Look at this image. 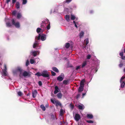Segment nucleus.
<instances>
[{"instance_id":"nucleus-1","label":"nucleus","mask_w":125,"mask_h":125,"mask_svg":"<svg viewBox=\"0 0 125 125\" xmlns=\"http://www.w3.org/2000/svg\"><path fill=\"white\" fill-rule=\"evenodd\" d=\"M23 71V70L21 67L18 66L17 67L15 70L13 71V73L14 74H16L18 72H19L20 73L19 76L21 78L22 76L21 73Z\"/></svg>"},{"instance_id":"nucleus-2","label":"nucleus","mask_w":125,"mask_h":125,"mask_svg":"<svg viewBox=\"0 0 125 125\" xmlns=\"http://www.w3.org/2000/svg\"><path fill=\"white\" fill-rule=\"evenodd\" d=\"M12 24L15 26L17 28H19L20 27V23L18 22H15V21L14 19H12L11 21Z\"/></svg>"},{"instance_id":"nucleus-3","label":"nucleus","mask_w":125,"mask_h":125,"mask_svg":"<svg viewBox=\"0 0 125 125\" xmlns=\"http://www.w3.org/2000/svg\"><path fill=\"white\" fill-rule=\"evenodd\" d=\"M22 75L24 77L27 76L28 77H30L31 75V72H28L26 71H24Z\"/></svg>"},{"instance_id":"nucleus-4","label":"nucleus","mask_w":125,"mask_h":125,"mask_svg":"<svg viewBox=\"0 0 125 125\" xmlns=\"http://www.w3.org/2000/svg\"><path fill=\"white\" fill-rule=\"evenodd\" d=\"M74 118L76 121H78L80 119V116L78 114H76Z\"/></svg>"},{"instance_id":"nucleus-5","label":"nucleus","mask_w":125,"mask_h":125,"mask_svg":"<svg viewBox=\"0 0 125 125\" xmlns=\"http://www.w3.org/2000/svg\"><path fill=\"white\" fill-rule=\"evenodd\" d=\"M43 73H42V75L43 77H48L49 76V73L47 72H43Z\"/></svg>"},{"instance_id":"nucleus-6","label":"nucleus","mask_w":125,"mask_h":125,"mask_svg":"<svg viewBox=\"0 0 125 125\" xmlns=\"http://www.w3.org/2000/svg\"><path fill=\"white\" fill-rule=\"evenodd\" d=\"M7 71L6 69H3L2 70V74L3 76H6L7 75Z\"/></svg>"},{"instance_id":"nucleus-7","label":"nucleus","mask_w":125,"mask_h":125,"mask_svg":"<svg viewBox=\"0 0 125 125\" xmlns=\"http://www.w3.org/2000/svg\"><path fill=\"white\" fill-rule=\"evenodd\" d=\"M37 93V92L36 90H34V91L32 92V97L34 98L36 97Z\"/></svg>"},{"instance_id":"nucleus-8","label":"nucleus","mask_w":125,"mask_h":125,"mask_svg":"<svg viewBox=\"0 0 125 125\" xmlns=\"http://www.w3.org/2000/svg\"><path fill=\"white\" fill-rule=\"evenodd\" d=\"M55 90L54 92V94H55L59 92V89L57 86H56L55 87Z\"/></svg>"},{"instance_id":"nucleus-9","label":"nucleus","mask_w":125,"mask_h":125,"mask_svg":"<svg viewBox=\"0 0 125 125\" xmlns=\"http://www.w3.org/2000/svg\"><path fill=\"white\" fill-rule=\"evenodd\" d=\"M85 82V81L84 79L82 80L80 83V86L84 87Z\"/></svg>"},{"instance_id":"nucleus-10","label":"nucleus","mask_w":125,"mask_h":125,"mask_svg":"<svg viewBox=\"0 0 125 125\" xmlns=\"http://www.w3.org/2000/svg\"><path fill=\"white\" fill-rule=\"evenodd\" d=\"M46 35L45 34H42L41 36V40L42 41H44L46 39Z\"/></svg>"},{"instance_id":"nucleus-11","label":"nucleus","mask_w":125,"mask_h":125,"mask_svg":"<svg viewBox=\"0 0 125 125\" xmlns=\"http://www.w3.org/2000/svg\"><path fill=\"white\" fill-rule=\"evenodd\" d=\"M40 52L38 51H35L32 53V55L34 57L36 56L37 54H39Z\"/></svg>"},{"instance_id":"nucleus-12","label":"nucleus","mask_w":125,"mask_h":125,"mask_svg":"<svg viewBox=\"0 0 125 125\" xmlns=\"http://www.w3.org/2000/svg\"><path fill=\"white\" fill-rule=\"evenodd\" d=\"M63 78L61 75H60L57 77V80L59 81H61L63 80Z\"/></svg>"},{"instance_id":"nucleus-13","label":"nucleus","mask_w":125,"mask_h":125,"mask_svg":"<svg viewBox=\"0 0 125 125\" xmlns=\"http://www.w3.org/2000/svg\"><path fill=\"white\" fill-rule=\"evenodd\" d=\"M55 103L56 105L57 106H58L59 105L60 106L61 105V103L58 101H55Z\"/></svg>"},{"instance_id":"nucleus-14","label":"nucleus","mask_w":125,"mask_h":125,"mask_svg":"<svg viewBox=\"0 0 125 125\" xmlns=\"http://www.w3.org/2000/svg\"><path fill=\"white\" fill-rule=\"evenodd\" d=\"M84 106L83 104L82 105H79L78 106V108L80 110H83L84 108Z\"/></svg>"},{"instance_id":"nucleus-15","label":"nucleus","mask_w":125,"mask_h":125,"mask_svg":"<svg viewBox=\"0 0 125 125\" xmlns=\"http://www.w3.org/2000/svg\"><path fill=\"white\" fill-rule=\"evenodd\" d=\"M70 16L69 15H66L65 17V19L68 22H69L70 21Z\"/></svg>"},{"instance_id":"nucleus-16","label":"nucleus","mask_w":125,"mask_h":125,"mask_svg":"<svg viewBox=\"0 0 125 125\" xmlns=\"http://www.w3.org/2000/svg\"><path fill=\"white\" fill-rule=\"evenodd\" d=\"M57 96L58 98L59 99L61 98L62 96V94L60 93L58 94L57 95Z\"/></svg>"},{"instance_id":"nucleus-17","label":"nucleus","mask_w":125,"mask_h":125,"mask_svg":"<svg viewBox=\"0 0 125 125\" xmlns=\"http://www.w3.org/2000/svg\"><path fill=\"white\" fill-rule=\"evenodd\" d=\"M86 117L87 118L92 119L93 118V115L92 114H87Z\"/></svg>"},{"instance_id":"nucleus-18","label":"nucleus","mask_w":125,"mask_h":125,"mask_svg":"<svg viewBox=\"0 0 125 125\" xmlns=\"http://www.w3.org/2000/svg\"><path fill=\"white\" fill-rule=\"evenodd\" d=\"M52 70L54 72H56L58 73L59 72V70L57 68L55 67H53L52 68Z\"/></svg>"},{"instance_id":"nucleus-19","label":"nucleus","mask_w":125,"mask_h":125,"mask_svg":"<svg viewBox=\"0 0 125 125\" xmlns=\"http://www.w3.org/2000/svg\"><path fill=\"white\" fill-rule=\"evenodd\" d=\"M83 87H82V86H80L79 88L78 89V92H81L82 91H83Z\"/></svg>"},{"instance_id":"nucleus-20","label":"nucleus","mask_w":125,"mask_h":125,"mask_svg":"<svg viewBox=\"0 0 125 125\" xmlns=\"http://www.w3.org/2000/svg\"><path fill=\"white\" fill-rule=\"evenodd\" d=\"M121 87L122 88L124 87L125 85V82L124 81L121 82Z\"/></svg>"},{"instance_id":"nucleus-21","label":"nucleus","mask_w":125,"mask_h":125,"mask_svg":"<svg viewBox=\"0 0 125 125\" xmlns=\"http://www.w3.org/2000/svg\"><path fill=\"white\" fill-rule=\"evenodd\" d=\"M40 107L43 111H45L46 110L45 107L43 104H42L40 105Z\"/></svg>"},{"instance_id":"nucleus-22","label":"nucleus","mask_w":125,"mask_h":125,"mask_svg":"<svg viewBox=\"0 0 125 125\" xmlns=\"http://www.w3.org/2000/svg\"><path fill=\"white\" fill-rule=\"evenodd\" d=\"M20 3L18 2H17L16 3V7L17 9H18L20 8Z\"/></svg>"},{"instance_id":"nucleus-23","label":"nucleus","mask_w":125,"mask_h":125,"mask_svg":"<svg viewBox=\"0 0 125 125\" xmlns=\"http://www.w3.org/2000/svg\"><path fill=\"white\" fill-rule=\"evenodd\" d=\"M63 110L62 109H61L60 112V115L61 116H62L63 115Z\"/></svg>"},{"instance_id":"nucleus-24","label":"nucleus","mask_w":125,"mask_h":125,"mask_svg":"<svg viewBox=\"0 0 125 125\" xmlns=\"http://www.w3.org/2000/svg\"><path fill=\"white\" fill-rule=\"evenodd\" d=\"M84 34V32L83 31H81L80 33L79 36L80 38L82 37L83 36Z\"/></svg>"},{"instance_id":"nucleus-25","label":"nucleus","mask_w":125,"mask_h":125,"mask_svg":"<svg viewBox=\"0 0 125 125\" xmlns=\"http://www.w3.org/2000/svg\"><path fill=\"white\" fill-rule=\"evenodd\" d=\"M87 65L86 62V61L83 62L82 64V68L84 67Z\"/></svg>"},{"instance_id":"nucleus-26","label":"nucleus","mask_w":125,"mask_h":125,"mask_svg":"<svg viewBox=\"0 0 125 125\" xmlns=\"http://www.w3.org/2000/svg\"><path fill=\"white\" fill-rule=\"evenodd\" d=\"M70 44L69 43H66L65 45V47L67 48H68L70 47Z\"/></svg>"},{"instance_id":"nucleus-27","label":"nucleus","mask_w":125,"mask_h":125,"mask_svg":"<svg viewBox=\"0 0 125 125\" xmlns=\"http://www.w3.org/2000/svg\"><path fill=\"white\" fill-rule=\"evenodd\" d=\"M50 22H49V23L47 25L46 27L47 29V30H49L50 29Z\"/></svg>"},{"instance_id":"nucleus-28","label":"nucleus","mask_w":125,"mask_h":125,"mask_svg":"<svg viewBox=\"0 0 125 125\" xmlns=\"http://www.w3.org/2000/svg\"><path fill=\"white\" fill-rule=\"evenodd\" d=\"M35 75H37L38 76H42V73H40L39 72H37L35 74Z\"/></svg>"},{"instance_id":"nucleus-29","label":"nucleus","mask_w":125,"mask_h":125,"mask_svg":"<svg viewBox=\"0 0 125 125\" xmlns=\"http://www.w3.org/2000/svg\"><path fill=\"white\" fill-rule=\"evenodd\" d=\"M69 82V81L68 80H64L63 81V83L64 84L66 85Z\"/></svg>"},{"instance_id":"nucleus-30","label":"nucleus","mask_w":125,"mask_h":125,"mask_svg":"<svg viewBox=\"0 0 125 125\" xmlns=\"http://www.w3.org/2000/svg\"><path fill=\"white\" fill-rule=\"evenodd\" d=\"M6 25L8 27H11L12 26L11 25L9 22L7 23H6Z\"/></svg>"},{"instance_id":"nucleus-31","label":"nucleus","mask_w":125,"mask_h":125,"mask_svg":"<svg viewBox=\"0 0 125 125\" xmlns=\"http://www.w3.org/2000/svg\"><path fill=\"white\" fill-rule=\"evenodd\" d=\"M75 18V17L73 15H71V19L72 20H74Z\"/></svg>"},{"instance_id":"nucleus-32","label":"nucleus","mask_w":125,"mask_h":125,"mask_svg":"<svg viewBox=\"0 0 125 125\" xmlns=\"http://www.w3.org/2000/svg\"><path fill=\"white\" fill-rule=\"evenodd\" d=\"M41 29L40 28H38L36 30V31L37 33H39L41 31Z\"/></svg>"},{"instance_id":"nucleus-33","label":"nucleus","mask_w":125,"mask_h":125,"mask_svg":"<svg viewBox=\"0 0 125 125\" xmlns=\"http://www.w3.org/2000/svg\"><path fill=\"white\" fill-rule=\"evenodd\" d=\"M41 37V35L40 34H39L38 36L37 37H36V39L38 40H40V37Z\"/></svg>"},{"instance_id":"nucleus-34","label":"nucleus","mask_w":125,"mask_h":125,"mask_svg":"<svg viewBox=\"0 0 125 125\" xmlns=\"http://www.w3.org/2000/svg\"><path fill=\"white\" fill-rule=\"evenodd\" d=\"M21 14L20 13H18L17 14V18L18 19H19L20 18H21Z\"/></svg>"},{"instance_id":"nucleus-35","label":"nucleus","mask_w":125,"mask_h":125,"mask_svg":"<svg viewBox=\"0 0 125 125\" xmlns=\"http://www.w3.org/2000/svg\"><path fill=\"white\" fill-rule=\"evenodd\" d=\"M125 78V76H123L121 78L120 80V82L121 83L122 81Z\"/></svg>"},{"instance_id":"nucleus-36","label":"nucleus","mask_w":125,"mask_h":125,"mask_svg":"<svg viewBox=\"0 0 125 125\" xmlns=\"http://www.w3.org/2000/svg\"><path fill=\"white\" fill-rule=\"evenodd\" d=\"M18 94L19 96H21L22 95V93L20 91L18 92Z\"/></svg>"},{"instance_id":"nucleus-37","label":"nucleus","mask_w":125,"mask_h":125,"mask_svg":"<svg viewBox=\"0 0 125 125\" xmlns=\"http://www.w3.org/2000/svg\"><path fill=\"white\" fill-rule=\"evenodd\" d=\"M86 122L88 123H94L93 121L90 120H87L86 121Z\"/></svg>"},{"instance_id":"nucleus-38","label":"nucleus","mask_w":125,"mask_h":125,"mask_svg":"<svg viewBox=\"0 0 125 125\" xmlns=\"http://www.w3.org/2000/svg\"><path fill=\"white\" fill-rule=\"evenodd\" d=\"M30 63L31 64H33L34 62V60L31 59L30 60Z\"/></svg>"},{"instance_id":"nucleus-39","label":"nucleus","mask_w":125,"mask_h":125,"mask_svg":"<svg viewBox=\"0 0 125 125\" xmlns=\"http://www.w3.org/2000/svg\"><path fill=\"white\" fill-rule=\"evenodd\" d=\"M91 56L90 54L88 55L87 57V59H90Z\"/></svg>"},{"instance_id":"nucleus-40","label":"nucleus","mask_w":125,"mask_h":125,"mask_svg":"<svg viewBox=\"0 0 125 125\" xmlns=\"http://www.w3.org/2000/svg\"><path fill=\"white\" fill-rule=\"evenodd\" d=\"M37 45V43H35L33 45V48H35L36 47Z\"/></svg>"},{"instance_id":"nucleus-41","label":"nucleus","mask_w":125,"mask_h":125,"mask_svg":"<svg viewBox=\"0 0 125 125\" xmlns=\"http://www.w3.org/2000/svg\"><path fill=\"white\" fill-rule=\"evenodd\" d=\"M51 73L52 74V75L53 76H55L56 75V73L52 71H51Z\"/></svg>"},{"instance_id":"nucleus-42","label":"nucleus","mask_w":125,"mask_h":125,"mask_svg":"<svg viewBox=\"0 0 125 125\" xmlns=\"http://www.w3.org/2000/svg\"><path fill=\"white\" fill-rule=\"evenodd\" d=\"M16 13V10L13 11L12 13V14L13 15H15Z\"/></svg>"},{"instance_id":"nucleus-43","label":"nucleus","mask_w":125,"mask_h":125,"mask_svg":"<svg viewBox=\"0 0 125 125\" xmlns=\"http://www.w3.org/2000/svg\"><path fill=\"white\" fill-rule=\"evenodd\" d=\"M123 65V63H121L119 64V66L120 68H121Z\"/></svg>"},{"instance_id":"nucleus-44","label":"nucleus","mask_w":125,"mask_h":125,"mask_svg":"<svg viewBox=\"0 0 125 125\" xmlns=\"http://www.w3.org/2000/svg\"><path fill=\"white\" fill-rule=\"evenodd\" d=\"M41 27L42 28H44L45 27V26L43 25V23H41Z\"/></svg>"},{"instance_id":"nucleus-45","label":"nucleus","mask_w":125,"mask_h":125,"mask_svg":"<svg viewBox=\"0 0 125 125\" xmlns=\"http://www.w3.org/2000/svg\"><path fill=\"white\" fill-rule=\"evenodd\" d=\"M80 94H78L76 96V98L77 99H78V98L80 97Z\"/></svg>"},{"instance_id":"nucleus-46","label":"nucleus","mask_w":125,"mask_h":125,"mask_svg":"<svg viewBox=\"0 0 125 125\" xmlns=\"http://www.w3.org/2000/svg\"><path fill=\"white\" fill-rule=\"evenodd\" d=\"M119 54L121 57H122L123 56V52H120L119 53Z\"/></svg>"},{"instance_id":"nucleus-47","label":"nucleus","mask_w":125,"mask_h":125,"mask_svg":"<svg viewBox=\"0 0 125 125\" xmlns=\"http://www.w3.org/2000/svg\"><path fill=\"white\" fill-rule=\"evenodd\" d=\"M71 0H66L65 1H64V3H69V2H70Z\"/></svg>"},{"instance_id":"nucleus-48","label":"nucleus","mask_w":125,"mask_h":125,"mask_svg":"<svg viewBox=\"0 0 125 125\" xmlns=\"http://www.w3.org/2000/svg\"><path fill=\"white\" fill-rule=\"evenodd\" d=\"M27 2V0H23L22 2L23 4H26Z\"/></svg>"},{"instance_id":"nucleus-49","label":"nucleus","mask_w":125,"mask_h":125,"mask_svg":"<svg viewBox=\"0 0 125 125\" xmlns=\"http://www.w3.org/2000/svg\"><path fill=\"white\" fill-rule=\"evenodd\" d=\"M38 84L40 86H41L42 85V83L41 81H39V82Z\"/></svg>"},{"instance_id":"nucleus-50","label":"nucleus","mask_w":125,"mask_h":125,"mask_svg":"<svg viewBox=\"0 0 125 125\" xmlns=\"http://www.w3.org/2000/svg\"><path fill=\"white\" fill-rule=\"evenodd\" d=\"M29 64V62L27 61L26 63V65L27 66Z\"/></svg>"},{"instance_id":"nucleus-51","label":"nucleus","mask_w":125,"mask_h":125,"mask_svg":"<svg viewBox=\"0 0 125 125\" xmlns=\"http://www.w3.org/2000/svg\"><path fill=\"white\" fill-rule=\"evenodd\" d=\"M80 66H77L76 68V70H78V69H80Z\"/></svg>"},{"instance_id":"nucleus-52","label":"nucleus","mask_w":125,"mask_h":125,"mask_svg":"<svg viewBox=\"0 0 125 125\" xmlns=\"http://www.w3.org/2000/svg\"><path fill=\"white\" fill-rule=\"evenodd\" d=\"M51 102L53 104H55V102H54V101L52 99H51Z\"/></svg>"},{"instance_id":"nucleus-53","label":"nucleus","mask_w":125,"mask_h":125,"mask_svg":"<svg viewBox=\"0 0 125 125\" xmlns=\"http://www.w3.org/2000/svg\"><path fill=\"white\" fill-rule=\"evenodd\" d=\"M122 59L124 60H125V56H123L121 57Z\"/></svg>"},{"instance_id":"nucleus-54","label":"nucleus","mask_w":125,"mask_h":125,"mask_svg":"<svg viewBox=\"0 0 125 125\" xmlns=\"http://www.w3.org/2000/svg\"><path fill=\"white\" fill-rule=\"evenodd\" d=\"M89 43V41L88 40H87L86 41L85 44L86 45H87Z\"/></svg>"},{"instance_id":"nucleus-55","label":"nucleus","mask_w":125,"mask_h":125,"mask_svg":"<svg viewBox=\"0 0 125 125\" xmlns=\"http://www.w3.org/2000/svg\"><path fill=\"white\" fill-rule=\"evenodd\" d=\"M4 69H6V70H7V66L5 64L4 65Z\"/></svg>"},{"instance_id":"nucleus-56","label":"nucleus","mask_w":125,"mask_h":125,"mask_svg":"<svg viewBox=\"0 0 125 125\" xmlns=\"http://www.w3.org/2000/svg\"><path fill=\"white\" fill-rule=\"evenodd\" d=\"M30 94H31L30 93H29L27 94V96H29L30 95Z\"/></svg>"},{"instance_id":"nucleus-57","label":"nucleus","mask_w":125,"mask_h":125,"mask_svg":"<svg viewBox=\"0 0 125 125\" xmlns=\"http://www.w3.org/2000/svg\"><path fill=\"white\" fill-rule=\"evenodd\" d=\"M86 94V93H83L82 94V95H83V98L84 96Z\"/></svg>"},{"instance_id":"nucleus-58","label":"nucleus","mask_w":125,"mask_h":125,"mask_svg":"<svg viewBox=\"0 0 125 125\" xmlns=\"http://www.w3.org/2000/svg\"><path fill=\"white\" fill-rule=\"evenodd\" d=\"M10 0H6V3L8 4L9 2L10 1Z\"/></svg>"},{"instance_id":"nucleus-59","label":"nucleus","mask_w":125,"mask_h":125,"mask_svg":"<svg viewBox=\"0 0 125 125\" xmlns=\"http://www.w3.org/2000/svg\"><path fill=\"white\" fill-rule=\"evenodd\" d=\"M16 0H12V3H14L16 1Z\"/></svg>"},{"instance_id":"nucleus-60","label":"nucleus","mask_w":125,"mask_h":125,"mask_svg":"<svg viewBox=\"0 0 125 125\" xmlns=\"http://www.w3.org/2000/svg\"><path fill=\"white\" fill-rule=\"evenodd\" d=\"M46 21L47 22V23H49V20H48L47 19L46 20Z\"/></svg>"},{"instance_id":"nucleus-61","label":"nucleus","mask_w":125,"mask_h":125,"mask_svg":"<svg viewBox=\"0 0 125 125\" xmlns=\"http://www.w3.org/2000/svg\"><path fill=\"white\" fill-rule=\"evenodd\" d=\"M74 25H75V27H76L77 28L78 27H77V26L76 25V24H75Z\"/></svg>"},{"instance_id":"nucleus-62","label":"nucleus","mask_w":125,"mask_h":125,"mask_svg":"<svg viewBox=\"0 0 125 125\" xmlns=\"http://www.w3.org/2000/svg\"><path fill=\"white\" fill-rule=\"evenodd\" d=\"M46 107H48V104H47L46 106Z\"/></svg>"},{"instance_id":"nucleus-63","label":"nucleus","mask_w":125,"mask_h":125,"mask_svg":"<svg viewBox=\"0 0 125 125\" xmlns=\"http://www.w3.org/2000/svg\"><path fill=\"white\" fill-rule=\"evenodd\" d=\"M45 22V21H42V23H43V24Z\"/></svg>"},{"instance_id":"nucleus-64","label":"nucleus","mask_w":125,"mask_h":125,"mask_svg":"<svg viewBox=\"0 0 125 125\" xmlns=\"http://www.w3.org/2000/svg\"><path fill=\"white\" fill-rule=\"evenodd\" d=\"M124 73H125V68H124Z\"/></svg>"}]
</instances>
